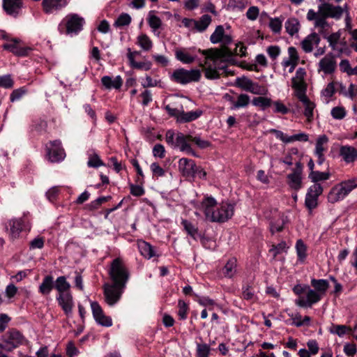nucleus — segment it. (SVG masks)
Segmentation results:
<instances>
[{"label": "nucleus", "instance_id": "f257e3e1", "mask_svg": "<svg viewBox=\"0 0 357 357\" xmlns=\"http://www.w3.org/2000/svg\"><path fill=\"white\" fill-rule=\"evenodd\" d=\"M202 52L205 56V61L199 66L203 68L207 79H218L220 75V71L226 75H233V71L227 65L231 58V53L227 48L210 49Z\"/></svg>", "mask_w": 357, "mask_h": 357}, {"label": "nucleus", "instance_id": "f03ea898", "mask_svg": "<svg viewBox=\"0 0 357 357\" xmlns=\"http://www.w3.org/2000/svg\"><path fill=\"white\" fill-rule=\"evenodd\" d=\"M195 206L197 209L195 214L197 217L203 213L206 219L213 222H225L233 216L234 212L233 204L225 202L218 204L213 197H206Z\"/></svg>", "mask_w": 357, "mask_h": 357}, {"label": "nucleus", "instance_id": "7ed1b4c3", "mask_svg": "<svg viewBox=\"0 0 357 357\" xmlns=\"http://www.w3.org/2000/svg\"><path fill=\"white\" fill-rule=\"evenodd\" d=\"M345 10V6L341 7L333 6L329 3H323L318 6V10L310 9L307 11L306 18L312 22L314 28L322 29H331L332 24L327 21L328 17L340 20Z\"/></svg>", "mask_w": 357, "mask_h": 357}, {"label": "nucleus", "instance_id": "20e7f679", "mask_svg": "<svg viewBox=\"0 0 357 357\" xmlns=\"http://www.w3.org/2000/svg\"><path fill=\"white\" fill-rule=\"evenodd\" d=\"M305 75L306 72L304 68H298L295 76L291 79V87L294 89L295 96L304 107L305 116L308 121H311L314 116L315 104L306 96L307 84L304 80Z\"/></svg>", "mask_w": 357, "mask_h": 357}, {"label": "nucleus", "instance_id": "39448f33", "mask_svg": "<svg viewBox=\"0 0 357 357\" xmlns=\"http://www.w3.org/2000/svg\"><path fill=\"white\" fill-rule=\"evenodd\" d=\"M108 274L113 284L121 285L122 287H126L130 273L121 258L117 257L111 262Z\"/></svg>", "mask_w": 357, "mask_h": 357}, {"label": "nucleus", "instance_id": "423d86ee", "mask_svg": "<svg viewBox=\"0 0 357 357\" xmlns=\"http://www.w3.org/2000/svg\"><path fill=\"white\" fill-rule=\"evenodd\" d=\"M356 188L357 178L342 181L331 189L328 195V201L332 204L338 202L344 199Z\"/></svg>", "mask_w": 357, "mask_h": 357}, {"label": "nucleus", "instance_id": "0eeeda50", "mask_svg": "<svg viewBox=\"0 0 357 357\" xmlns=\"http://www.w3.org/2000/svg\"><path fill=\"white\" fill-rule=\"evenodd\" d=\"M171 79L180 84H187L198 82L201 78V71L199 69L186 70L181 68L175 70L170 75Z\"/></svg>", "mask_w": 357, "mask_h": 357}, {"label": "nucleus", "instance_id": "6e6552de", "mask_svg": "<svg viewBox=\"0 0 357 357\" xmlns=\"http://www.w3.org/2000/svg\"><path fill=\"white\" fill-rule=\"evenodd\" d=\"M320 35L328 43L329 47L332 50L337 52L339 54L343 53V49L340 45H345L346 42L343 39L341 40L342 30L339 29L337 31L329 34L331 29H322L321 28H316Z\"/></svg>", "mask_w": 357, "mask_h": 357}, {"label": "nucleus", "instance_id": "1a4fd4ad", "mask_svg": "<svg viewBox=\"0 0 357 357\" xmlns=\"http://www.w3.org/2000/svg\"><path fill=\"white\" fill-rule=\"evenodd\" d=\"M126 287L113 283H106L103 286L104 297L106 303L114 306L121 299Z\"/></svg>", "mask_w": 357, "mask_h": 357}, {"label": "nucleus", "instance_id": "9d476101", "mask_svg": "<svg viewBox=\"0 0 357 357\" xmlns=\"http://www.w3.org/2000/svg\"><path fill=\"white\" fill-rule=\"evenodd\" d=\"M29 220L26 218H14L8 221L7 231L12 240L20 237V233L24 230H30Z\"/></svg>", "mask_w": 357, "mask_h": 357}, {"label": "nucleus", "instance_id": "9b49d317", "mask_svg": "<svg viewBox=\"0 0 357 357\" xmlns=\"http://www.w3.org/2000/svg\"><path fill=\"white\" fill-rule=\"evenodd\" d=\"M235 84L242 90L255 95H264L266 92V89L264 86L259 85L257 82H254L246 77H237Z\"/></svg>", "mask_w": 357, "mask_h": 357}, {"label": "nucleus", "instance_id": "f8f14e48", "mask_svg": "<svg viewBox=\"0 0 357 357\" xmlns=\"http://www.w3.org/2000/svg\"><path fill=\"white\" fill-rule=\"evenodd\" d=\"M47 156L52 162H57L63 160L66 156L61 142L59 140L51 141L45 145Z\"/></svg>", "mask_w": 357, "mask_h": 357}, {"label": "nucleus", "instance_id": "ddd939ff", "mask_svg": "<svg viewBox=\"0 0 357 357\" xmlns=\"http://www.w3.org/2000/svg\"><path fill=\"white\" fill-rule=\"evenodd\" d=\"M305 295V297L299 296L295 300L296 305L301 307H311L312 305L318 303L322 298V296H320V293L317 292L310 287H308Z\"/></svg>", "mask_w": 357, "mask_h": 357}, {"label": "nucleus", "instance_id": "4468645a", "mask_svg": "<svg viewBox=\"0 0 357 357\" xmlns=\"http://www.w3.org/2000/svg\"><path fill=\"white\" fill-rule=\"evenodd\" d=\"M91 308L93 317L99 325L105 327H109L112 325V318L105 314L98 302L91 301Z\"/></svg>", "mask_w": 357, "mask_h": 357}, {"label": "nucleus", "instance_id": "2eb2a0df", "mask_svg": "<svg viewBox=\"0 0 357 357\" xmlns=\"http://www.w3.org/2000/svg\"><path fill=\"white\" fill-rule=\"evenodd\" d=\"M22 40L18 38H12L9 42L2 45L3 50L12 52L18 56H24L28 54L29 48L21 45Z\"/></svg>", "mask_w": 357, "mask_h": 357}, {"label": "nucleus", "instance_id": "dca6fc26", "mask_svg": "<svg viewBox=\"0 0 357 357\" xmlns=\"http://www.w3.org/2000/svg\"><path fill=\"white\" fill-rule=\"evenodd\" d=\"M66 31L68 33L77 34L79 32L84 24V19L77 14L68 15L66 18Z\"/></svg>", "mask_w": 357, "mask_h": 357}, {"label": "nucleus", "instance_id": "f3484780", "mask_svg": "<svg viewBox=\"0 0 357 357\" xmlns=\"http://www.w3.org/2000/svg\"><path fill=\"white\" fill-rule=\"evenodd\" d=\"M328 137L326 135H319L315 143L314 155L317 157V163L321 165L325 161L324 153L328 149Z\"/></svg>", "mask_w": 357, "mask_h": 357}, {"label": "nucleus", "instance_id": "a211bd4d", "mask_svg": "<svg viewBox=\"0 0 357 357\" xmlns=\"http://www.w3.org/2000/svg\"><path fill=\"white\" fill-rule=\"evenodd\" d=\"M210 40L213 44L221 43L225 47L231 43L232 38L229 34L225 33L222 25H219L211 35Z\"/></svg>", "mask_w": 357, "mask_h": 357}, {"label": "nucleus", "instance_id": "6ab92c4d", "mask_svg": "<svg viewBox=\"0 0 357 357\" xmlns=\"http://www.w3.org/2000/svg\"><path fill=\"white\" fill-rule=\"evenodd\" d=\"M336 61L332 53L327 54L318 63V71L323 72L325 75L333 73L336 68Z\"/></svg>", "mask_w": 357, "mask_h": 357}, {"label": "nucleus", "instance_id": "aec40b11", "mask_svg": "<svg viewBox=\"0 0 357 357\" xmlns=\"http://www.w3.org/2000/svg\"><path fill=\"white\" fill-rule=\"evenodd\" d=\"M56 301L66 317H70L73 314V309L74 307L73 298L70 292L58 294L56 296Z\"/></svg>", "mask_w": 357, "mask_h": 357}, {"label": "nucleus", "instance_id": "412c9836", "mask_svg": "<svg viewBox=\"0 0 357 357\" xmlns=\"http://www.w3.org/2000/svg\"><path fill=\"white\" fill-rule=\"evenodd\" d=\"M178 169L183 176L191 178L195 176L197 166L193 160L183 158L178 161Z\"/></svg>", "mask_w": 357, "mask_h": 357}, {"label": "nucleus", "instance_id": "4be33fe9", "mask_svg": "<svg viewBox=\"0 0 357 357\" xmlns=\"http://www.w3.org/2000/svg\"><path fill=\"white\" fill-rule=\"evenodd\" d=\"M302 165L300 162L296 163V169L291 174L287 175V183L289 186L295 190L302 188Z\"/></svg>", "mask_w": 357, "mask_h": 357}, {"label": "nucleus", "instance_id": "5701e85b", "mask_svg": "<svg viewBox=\"0 0 357 357\" xmlns=\"http://www.w3.org/2000/svg\"><path fill=\"white\" fill-rule=\"evenodd\" d=\"M192 135H185L182 132L176 133V142L174 148L179 149L181 151L195 155L191 148L189 141H191Z\"/></svg>", "mask_w": 357, "mask_h": 357}, {"label": "nucleus", "instance_id": "b1692460", "mask_svg": "<svg viewBox=\"0 0 357 357\" xmlns=\"http://www.w3.org/2000/svg\"><path fill=\"white\" fill-rule=\"evenodd\" d=\"M339 155L347 164L352 163L357 160V150L352 146H341L339 150Z\"/></svg>", "mask_w": 357, "mask_h": 357}, {"label": "nucleus", "instance_id": "393cba45", "mask_svg": "<svg viewBox=\"0 0 357 357\" xmlns=\"http://www.w3.org/2000/svg\"><path fill=\"white\" fill-rule=\"evenodd\" d=\"M68 0H43L42 5L43 10L47 14H52L65 7Z\"/></svg>", "mask_w": 357, "mask_h": 357}, {"label": "nucleus", "instance_id": "a878e982", "mask_svg": "<svg viewBox=\"0 0 357 357\" xmlns=\"http://www.w3.org/2000/svg\"><path fill=\"white\" fill-rule=\"evenodd\" d=\"M175 57L178 61L185 64L192 63L197 59V56L190 49L187 48L176 49Z\"/></svg>", "mask_w": 357, "mask_h": 357}, {"label": "nucleus", "instance_id": "bb28decb", "mask_svg": "<svg viewBox=\"0 0 357 357\" xmlns=\"http://www.w3.org/2000/svg\"><path fill=\"white\" fill-rule=\"evenodd\" d=\"M321 41L320 36L317 33H312L308 35L301 43V46L305 52H311L315 47H317Z\"/></svg>", "mask_w": 357, "mask_h": 357}, {"label": "nucleus", "instance_id": "cd10ccee", "mask_svg": "<svg viewBox=\"0 0 357 357\" xmlns=\"http://www.w3.org/2000/svg\"><path fill=\"white\" fill-rule=\"evenodd\" d=\"M4 337L12 350L22 344L24 340L23 335L15 329L8 331L4 335Z\"/></svg>", "mask_w": 357, "mask_h": 357}, {"label": "nucleus", "instance_id": "c85d7f7f", "mask_svg": "<svg viewBox=\"0 0 357 357\" xmlns=\"http://www.w3.org/2000/svg\"><path fill=\"white\" fill-rule=\"evenodd\" d=\"M22 6V0H3V7L7 14L17 16Z\"/></svg>", "mask_w": 357, "mask_h": 357}, {"label": "nucleus", "instance_id": "c756f323", "mask_svg": "<svg viewBox=\"0 0 357 357\" xmlns=\"http://www.w3.org/2000/svg\"><path fill=\"white\" fill-rule=\"evenodd\" d=\"M101 83L106 89H119L123 84V79L120 75H117L114 78L105 75L101 78Z\"/></svg>", "mask_w": 357, "mask_h": 357}, {"label": "nucleus", "instance_id": "7c9ffc66", "mask_svg": "<svg viewBox=\"0 0 357 357\" xmlns=\"http://www.w3.org/2000/svg\"><path fill=\"white\" fill-rule=\"evenodd\" d=\"M137 246L141 255L146 259H151L156 255L154 248L143 240L137 241Z\"/></svg>", "mask_w": 357, "mask_h": 357}, {"label": "nucleus", "instance_id": "2f4dec72", "mask_svg": "<svg viewBox=\"0 0 357 357\" xmlns=\"http://www.w3.org/2000/svg\"><path fill=\"white\" fill-rule=\"evenodd\" d=\"M54 287V278L52 275H46L39 286V292L44 296L49 295Z\"/></svg>", "mask_w": 357, "mask_h": 357}, {"label": "nucleus", "instance_id": "473e14b6", "mask_svg": "<svg viewBox=\"0 0 357 357\" xmlns=\"http://www.w3.org/2000/svg\"><path fill=\"white\" fill-rule=\"evenodd\" d=\"M289 58L285 59V65H291V68L288 70L289 73H292L299 59V56L296 49L294 47H289L288 48Z\"/></svg>", "mask_w": 357, "mask_h": 357}, {"label": "nucleus", "instance_id": "72a5a7b5", "mask_svg": "<svg viewBox=\"0 0 357 357\" xmlns=\"http://www.w3.org/2000/svg\"><path fill=\"white\" fill-rule=\"evenodd\" d=\"M311 285L314 287V290L320 293V296L323 297L329 287V282L324 279H312Z\"/></svg>", "mask_w": 357, "mask_h": 357}, {"label": "nucleus", "instance_id": "f704fd0d", "mask_svg": "<svg viewBox=\"0 0 357 357\" xmlns=\"http://www.w3.org/2000/svg\"><path fill=\"white\" fill-rule=\"evenodd\" d=\"M54 287L58 291V294L70 293V283L66 280L65 276H59L54 282Z\"/></svg>", "mask_w": 357, "mask_h": 357}, {"label": "nucleus", "instance_id": "c9c22d12", "mask_svg": "<svg viewBox=\"0 0 357 357\" xmlns=\"http://www.w3.org/2000/svg\"><path fill=\"white\" fill-rule=\"evenodd\" d=\"M146 20L153 32H155L162 26V20L155 15L154 10L149 12Z\"/></svg>", "mask_w": 357, "mask_h": 357}, {"label": "nucleus", "instance_id": "e433bc0d", "mask_svg": "<svg viewBox=\"0 0 357 357\" xmlns=\"http://www.w3.org/2000/svg\"><path fill=\"white\" fill-rule=\"evenodd\" d=\"M229 100L231 102V108L236 109L247 107L250 103V99L248 95L241 93L238 96L236 101L233 100L232 98H229Z\"/></svg>", "mask_w": 357, "mask_h": 357}, {"label": "nucleus", "instance_id": "4c0bfd02", "mask_svg": "<svg viewBox=\"0 0 357 357\" xmlns=\"http://www.w3.org/2000/svg\"><path fill=\"white\" fill-rule=\"evenodd\" d=\"M202 114L200 110L190 111L185 112L181 111V115L178 116V123L190 122L198 119Z\"/></svg>", "mask_w": 357, "mask_h": 357}, {"label": "nucleus", "instance_id": "58836bf2", "mask_svg": "<svg viewBox=\"0 0 357 357\" xmlns=\"http://www.w3.org/2000/svg\"><path fill=\"white\" fill-rule=\"evenodd\" d=\"M137 44L145 52H148L153 47L151 38L144 33L139 34L137 38Z\"/></svg>", "mask_w": 357, "mask_h": 357}, {"label": "nucleus", "instance_id": "ea45409f", "mask_svg": "<svg viewBox=\"0 0 357 357\" xmlns=\"http://www.w3.org/2000/svg\"><path fill=\"white\" fill-rule=\"evenodd\" d=\"M298 260L303 263L307 257V246L301 239L297 240L295 245Z\"/></svg>", "mask_w": 357, "mask_h": 357}, {"label": "nucleus", "instance_id": "a19ab883", "mask_svg": "<svg viewBox=\"0 0 357 357\" xmlns=\"http://www.w3.org/2000/svg\"><path fill=\"white\" fill-rule=\"evenodd\" d=\"M211 22L208 15H202L199 20H195V28L199 32L205 31Z\"/></svg>", "mask_w": 357, "mask_h": 357}, {"label": "nucleus", "instance_id": "79ce46f5", "mask_svg": "<svg viewBox=\"0 0 357 357\" xmlns=\"http://www.w3.org/2000/svg\"><path fill=\"white\" fill-rule=\"evenodd\" d=\"M236 273V259H230L223 268V274L227 278H232Z\"/></svg>", "mask_w": 357, "mask_h": 357}, {"label": "nucleus", "instance_id": "37998d69", "mask_svg": "<svg viewBox=\"0 0 357 357\" xmlns=\"http://www.w3.org/2000/svg\"><path fill=\"white\" fill-rule=\"evenodd\" d=\"M299 26V22L296 18H290L285 22L287 32L291 36H294L298 31Z\"/></svg>", "mask_w": 357, "mask_h": 357}, {"label": "nucleus", "instance_id": "c03bdc74", "mask_svg": "<svg viewBox=\"0 0 357 357\" xmlns=\"http://www.w3.org/2000/svg\"><path fill=\"white\" fill-rule=\"evenodd\" d=\"M351 328L345 325H335L332 324L329 328V332L332 334H335L342 337L347 333L350 332Z\"/></svg>", "mask_w": 357, "mask_h": 357}, {"label": "nucleus", "instance_id": "a18cd8bd", "mask_svg": "<svg viewBox=\"0 0 357 357\" xmlns=\"http://www.w3.org/2000/svg\"><path fill=\"white\" fill-rule=\"evenodd\" d=\"M181 225L188 235L194 239L197 238L198 236V229L193 224L186 220H183L181 221Z\"/></svg>", "mask_w": 357, "mask_h": 357}, {"label": "nucleus", "instance_id": "49530a36", "mask_svg": "<svg viewBox=\"0 0 357 357\" xmlns=\"http://www.w3.org/2000/svg\"><path fill=\"white\" fill-rule=\"evenodd\" d=\"M330 174L328 172H321L319 171H312L309 175L310 178L312 182L317 183L319 181H326L329 178Z\"/></svg>", "mask_w": 357, "mask_h": 357}, {"label": "nucleus", "instance_id": "de8ad7c7", "mask_svg": "<svg viewBox=\"0 0 357 357\" xmlns=\"http://www.w3.org/2000/svg\"><path fill=\"white\" fill-rule=\"evenodd\" d=\"M253 105L265 109L271 105V99L262 96L255 97L252 101Z\"/></svg>", "mask_w": 357, "mask_h": 357}, {"label": "nucleus", "instance_id": "09e8293b", "mask_svg": "<svg viewBox=\"0 0 357 357\" xmlns=\"http://www.w3.org/2000/svg\"><path fill=\"white\" fill-rule=\"evenodd\" d=\"M87 165L90 167H99L104 165L103 162L101 160L100 157L96 153L90 154Z\"/></svg>", "mask_w": 357, "mask_h": 357}, {"label": "nucleus", "instance_id": "8fccbe9b", "mask_svg": "<svg viewBox=\"0 0 357 357\" xmlns=\"http://www.w3.org/2000/svg\"><path fill=\"white\" fill-rule=\"evenodd\" d=\"M318 197L307 190L305 196V204L307 208L313 209L317 206Z\"/></svg>", "mask_w": 357, "mask_h": 357}, {"label": "nucleus", "instance_id": "3c124183", "mask_svg": "<svg viewBox=\"0 0 357 357\" xmlns=\"http://www.w3.org/2000/svg\"><path fill=\"white\" fill-rule=\"evenodd\" d=\"M131 22V17L128 13L121 14L114 22V26L119 27L129 25Z\"/></svg>", "mask_w": 357, "mask_h": 357}, {"label": "nucleus", "instance_id": "603ef678", "mask_svg": "<svg viewBox=\"0 0 357 357\" xmlns=\"http://www.w3.org/2000/svg\"><path fill=\"white\" fill-rule=\"evenodd\" d=\"M178 315L181 319L185 320L187 319L188 305L185 302L182 300H179L178 303Z\"/></svg>", "mask_w": 357, "mask_h": 357}, {"label": "nucleus", "instance_id": "864d4df0", "mask_svg": "<svg viewBox=\"0 0 357 357\" xmlns=\"http://www.w3.org/2000/svg\"><path fill=\"white\" fill-rule=\"evenodd\" d=\"M130 67L135 69L149 70L151 68V63L150 61H136L135 60L129 63Z\"/></svg>", "mask_w": 357, "mask_h": 357}, {"label": "nucleus", "instance_id": "5fc2aeb1", "mask_svg": "<svg viewBox=\"0 0 357 357\" xmlns=\"http://www.w3.org/2000/svg\"><path fill=\"white\" fill-rule=\"evenodd\" d=\"M211 348L206 344H198L197 345V357H208Z\"/></svg>", "mask_w": 357, "mask_h": 357}, {"label": "nucleus", "instance_id": "6e6d98bb", "mask_svg": "<svg viewBox=\"0 0 357 357\" xmlns=\"http://www.w3.org/2000/svg\"><path fill=\"white\" fill-rule=\"evenodd\" d=\"M242 296L247 301H254L255 300V291L250 285L243 287Z\"/></svg>", "mask_w": 357, "mask_h": 357}, {"label": "nucleus", "instance_id": "4d7b16f0", "mask_svg": "<svg viewBox=\"0 0 357 357\" xmlns=\"http://www.w3.org/2000/svg\"><path fill=\"white\" fill-rule=\"evenodd\" d=\"M14 82L10 75L0 76V87L10 89L13 86Z\"/></svg>", "mask_w": 357, "mask_h": 357}, {"label": "nucleus", "instance_id": "13d9d810", "mask_svg": "<svg viewBox=\"0 0 357 357\" xmlns=\"http://www.w3.org/2000/svg\"><path fill=\"white\" fill-rule=\"evenodd\" d=\"M287 248L288 247L287 243L282 241L278 243L277 245H273L272 248L270 250V252H271L275 257L282 252H287Z\"/></svg>", "mask_w": 357, "mask_h": 357}, {"label": "nucleus", "instance_id": "bf43d9fd", "mask_svg": "<svg viewBox=\"0 0 357 357\" xmlns=\"http://www.w3.org/2000/svg\"><path fill=\"white\" fill-rule=\"evenodd\" d=\"M191 142H194L199 149H206L211 146V143L206 139L200 137V136H195L191 137Z\"/></svg>", "mask_w": 357, "mask_h": 357}, {"label": "nucleus", "instance_id": "052dcab7", "mask_svg": "<svg viewBox=\"0 0 357 357\" xmlns=\"http://www.w3.org/2000/svg\"><path fill=\"white\" fill-rule=\"evenodd\" d=\"M284 225V220L282 218L278 219L275 222H271L270 224V230L271 233L273 234L275 232L281 231L283 229Z\"/></svg>", "mask_w": 357, "mask_h": 357}, {"label": "nucleus", "instance_id": "680f3d73", "mask_svg": "<svg viewBox=\"0 0 357 357\" xmlns=\"http://www.w3.org/2000/svg\"><path fill=\"white\" fill-rule=\"evenodd\" d=\"M270 132L274 134L276 138L285 144L290 143V136L284 134L283 132L276 129H271Z\"/></svg>", "mask_w": 357, "mask_h": 357}, {"label": "nucleus", "instance_id": "e2e57ef3", "mask_svg": "<svg viewBox=\"0 0 357 357\" xmlns=\"http://www.w3.org/2000/svg\"><path fill=\"white\" fill-rule=\"evenodd\" d=\"M331 113L335 119H342L346 116V111L342 107H333Z\"/></svg>", "mask_w": 357, "mask_h": 357}, {"label": "nucleus", "instance_id": "0e129e2a", "mask_svg": "<svg viewBox=\"0 0 357 357\" xmlns=\"http://www.w3.org/2000/svg\"><path fill=\"white\" fill-rule=\"evenodd\" d=\"M274 106V112L280 113L282 114H286L289 112V109L280 100H277L273 102Z\"/></svg>", "mask_w": 357, "mask_h": 357}, {"label": "nucleus", "instance_id": "69168bd1", "mask_svg": "<svg viewBox=\"0 0 357 357\" xmlns=\"http://www.w3.org/2000/svg\"><path fill=\"white\" fill-rule=\"evenodd\" d=\"M269 26L274 33H279L282 28V21L279 18H272L269 22Z\"/></svg>", "mask_w": 357, "mask_h": 357}, {"label": "nucleus", "instance_id": "338daca9", "mask_svg": "<svg viewBox=\"0 0 357 357\" xmlns=\"http://www.w3.org/2000/svg\"><path fill=\"white\" fill-rule=\"evenodd\" d=\"M150 168L153 176L160 177L165 175V170L157 162L152 163Z\"/></svg>", "mask_w": 357, "mask_h": 357}, {"label": "nucleus", "instance_id": "774afa93", "mask_svg": "<svg viewBox=\"0 0 357 357\" xmlns=\"http://www.w3.org/2000/svg\"><path fill=\"white\" fill-rule=\"evenodd\" d=\"M130 193L133 196L140 197L144 195L145 190L142 185L130 184Z\"/></svg>", "mask_w": 357, "mask_h": 357}]
</instances>
